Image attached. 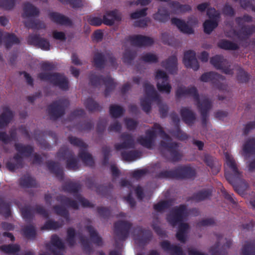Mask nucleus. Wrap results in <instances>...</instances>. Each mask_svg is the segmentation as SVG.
I'll return each mask as SVG.
<instances>
[{"mask_svg": "<svg viewBox=\"0 0 255 255\" xmlns=\"http://www.w3.org/2000/svg\"><path fill=\"white\" fill-rule=\"evenodd\" d=\"M175 96L177 99H180L188 96L193 98L201 114L202 125L203 127H206L207 125L209 112L212 106L210 100L208 98H204L200 101L197 89L194 86L188 88L180 86L176 90Z\"/></svg>", "mask_w": 255, "mask_h": 255, "instance_id": "obj_1", "label": "nucleus"}, {"mask_svg": "<svg viewBox=\"0 0 255 255\" xmlns=\"http://www.w3.org/2000/svg\"><path fill=\"white\" fill-rule=\"evenodd\" d=\"M159 149L162 156L170 162H178L183 157V154L179 149V143L177 142L161 140L159 143Z\"/></svg>", "mask_w": 255, "mask_h": 255, "instance_id": "obj_2", "label": "nucleus"}, {"mask_svg": "<svg viewBox=\"0 0 255 255\" xmlns=\"http://www.w3.org/2000/svg\"><path fill=\"white\" fill-rule=\"evenodd\" d=\"M38 78L41 80L47 81L53 86L58 87L63 91L69 89L68 78L63 74L58 72H41L38 74Z\"/></svg>", "mask_w": 255, "mask_h": 255, "instance_id": "obj_3", "label": "nucleus"}, {"mask_svg": "<svg viewBox=\"0 0 255 255\" xmlns=\"http://www.w3.org/2000/svg\"><path fill=\"white\" fill-rule=\"evenodd\" d=\"M89 79L90 84L93 87H99L102 83L105 85L106 88L104 95L105 97L109 96L117 86V83L114 81V79L110 75H107L106 77L102 75L98 76L95 74V72L92 71L89 74Z\"/></svg>", "mask_w": 255, "mask_h": 255, "instance_id": "obj_4", "label": "nucleus"}, {"mask_svg": "<svg viewBox=\"0 0 255 255\" xmlns=\"http://www.w3.org/2000/svg\"><path fill=\"white\" fill-rule=\"evenodd\" d=\"M143 87L146 97L141 99L140 105L142 110L148 114L151 109V101H159L160 96L153 86L148 81L143 83Z\"/></svg>", "mask_w": 255, "mask_h": 255, "instance_id": "obj_5", "label": "nucleus"}, {"mask_svg": "<svg viewBox=\"0 0 255 255\" xmlns=\"http://www.w3.org/2000/svg\"><path fill=\"white\" fill-rule=\"evenodd\" d=\"M69 104V100L64 98L52 102L47 107V113L50 119L55 121L63 116Z\"/></svg>", "mask_w": 255, "mask_h": 255, "instance_id": "obj_6", "label": "nucleus"}, {"mask_svg": "<svg viewBox=\"0 0 255 255\" xmlns=\"http://www.w3.org/2000/svg\"><path fill=\"white\" fill-rule=\"evenodd\" d=\"M225 158L227 165L233 172V173H231L225 171V178L231 184L235 186L237 182L241 180L242 173L239 170L235 160L231 155L226 152L225 153Z\"/></svg>", "mask_w": 255, "mask_h": 255, "instance_id": "obj_7", "label": "nucleus"}, {"mask_svg": "<svg viewBox=\"0 0 255 255\" xmlns=\"http://www.w3.org/2000/svg\"><path fill=\"white\" fill-rule=\"evenodd\" d=\"M188 216L186 205L180 204L172 209L171 213L167 215L166 220L169 224L174 227L183 222Z\"/></svg>", "mask_w": 255, "mask_h": 255, "instance_id": "obj_8", "label": "nucleus"}, {"mask_svg": "<svg viewBox=\"0 0 255 255\" xmlns=\"http://www.w3.org/2000/svg\"><path fill=\"white\" fill-rule=\"evenodd\" d=\"M57 156L62 160H66V168L68 169L76 170L78 169V163L74 152L66 146L60 148L57 153Z\"/></svg>", "mask_w": 255, "mask_h": 255, "instance_id": "obj_9", "label": "nucleus"}, {"mask_svg": "<svg viewBox=\"0 0 255 255\" xmlns=\"http://www.w3.org/2000/svg\"><path fill=\"white\" fill-rule=\"evenodd\" d=\"M200 80L204 82H211V83L220 90L224 91L227 89V85L223 82L225 80L224 76L215 72H208L203 74Z\"/></svg>", "mask_w": 255, "mask_h": 255, "instance_id": "obj_10", "label": "nucleus"}, {"mask_svg": "<svg viewBox=\"0 0 255 255\" xmlns=\"http://www.w3.org/2000/svg\"><path fill=\"white\" fill-rule=\"evenodd\" d=\"M132 224L127 221L120 220L114 223L116 236L120 241L126 240L129 236Z\"/></svg>", "mask_w": 255, "mask_h": 255, "instance_id": "obj_11", "label": "nucleus"}, {"mask_svg": "<svg viewBox=\"0 0 255 255\" xmlns=\"http://www.w3.org/2000/svg\"><path fill=\"white\" fill-rule=\"evenodd\" d=\"M155 78L157 80V88L158 90L162 93L169 94L171 86L169 83V77L163 71L158 70L156 72Z\"/></svg>", "mask_w": 255, "mask_h": 255, "instance_id": "obj_12", "label": "nucleus"}, {"mask_svg": "<svg viewBox=\"0 0 255 255\" xmlns=\"http://www.w3.org/2000/svg\"><path fill=\"white\" fill-rule=\"evenodd\" d=\"M86 184L88 188L90 189H95L96 192L100 195L108 198L111 195L113 185L109 183L108 185H98L94 180L92 179H88Z\"/></svg>", "mask_w": 255, "mask_h": 255, "instance_id": "obj_13", "label": "nucleus"}, {"mask_svg": "<svg viewBox=\"0 0 255 255\" xmlns=\"http://www.w3.org/2000/svg\"><path fill=\"white\" fill-rule=\"evenodd\" d=\"M176 179H192L196 176V169L190 165H181L176 167Z\"/></svg>", "mask_w": 255, "mask_h": 255, "instance_id": "obj_14", "label": "nucleus"}, {"mask_svg": "<svg viewBox=\"0 0 255 255\" xmlns=\"http://www.w3.org/2000/svg\"><path fill=\"white\" fill-rule=\"evenodd\" d=\"M134 230L137 233L135 241L139 245L145 246L151 240L152 234L150 230L144 229L142 227L138 226L136 227Z\"/></svg>", "mask_w": 255, "mask_h": 255, "instance_id": "obj_15", "label": "nucleus"}, {"mask_svg": "<svg viewBox=\"0 0 255 255\" xmlns=\"http://www.w3.org/2000/svg\"><path fill=\"white\" fill-rule=\"evenodd\" d=\"M27 43L30 45L35 46L44 50H49L50 44L49 41L45 38H42L39 34H30L27 39Z\"/></svg>", "mask_w": 255, "mask_h": 255, "instance_id": "obj_16", "label": "nucleus"}, {"mask_svg": "<svg viewBox=\"0 0 255 255\" xmlns=\"http://www.w3.org/2000/svg\"><path fill=\"white\" fill-rule=\"evenodd\" d=\"M226 60L221 55H216L210 59V63L216 69L221 70L226 74H233V70L230 68V66H226Z\"/></svg>", "mask_w": 255, "mask_h": 255, "instance_id": "obj_17", "label": "nucleus"}, {"mask_svg": "<svg viewBox=\"0 0 255 255\" xmlns=\"http://www.w3.org/2000/svg\"><path fill=\"white\" fill-rule=\"evenodd\" d=\"M128 39L132 45L139 47L151 46L154 42L152 38L139 34L130 36Z\"/></svg>", "mask_w": 255, "mask_h": 255, "instance_id": "obj_18", "label": "nucleus"}, {"mask_svg": "<svg viewBox=\"0 0 255 255\" xmlns=\"http://www.w3.org/2000/svg\"><path fill=\"white\" fill-rule=\"evenodd\" d=\"M120 138L123 140L121 143H116L115 148L117 150L122 149L133 148L135 146V142L133 136L127 132H123L120 136Z\"/></svg>", "mask_w": 255, "mask_h": 255, "instance_id": "obj_19", "label": "nucleus"}, {"mask_svg": "<svg viewBox=\"0 0 255 255\" xmlns=\"http://www.w3.org/2000/svg\"><path fill=\"white\" fill-rule=\"evenodd\" d=\"M183 62L185 67L197 71L199 68V63L196 58L195 52L191 50L186 51L184 53Z\"/></svg>", "mask_w": 255, "mask_h": 255, "instance_id": "obj_20", "label": "nucleus"}, {"mask_svg": "<svg viewBox=\"0 0 255 255\" xmlns=\"http://www.w3.org/2000/svg\"><path fill=\"white\" fill-rule=\"evenodd\" d=\"M156 135V131L154 130L153 127L151 130L146 131V136H141L137 139L138 142L144 147L151 149L154 145V138Z\"/></svg>", "mask_w": 255, "mask_h": 255, "instance_id": "obj_21", "label": "nucleus"}, {"mask_svg": "<svg viewBox=\"0 0 255 255\" xmlns=\"http://www.w3.org/2000/svg\"><path fill=\"white\" fill-rule=\"evenodd\" d=\"M203 160L206 165L209 167L213 175L217 174L221 167V164L216 158L208 154L204 155Z\"/></svg>", "mask_w": 255, "mask_h": 255, "instance_id": "obj_22", "label": "nucleus"}, {"mask_svg": "<svg viewBox=\"0 0 255 255\" xmlns=\"http://www.w3.org/2000/svg\"><path fill=\"white\" fill-rule=\"evenodd\" d=\"M121 20V13L117 9L107 11L103 16V23L108 26H112L116 21H120Z\"/></svg>", "mask_w": 255, "mask_h": 255, "instance_id": "obj_23", "label": "nucleus"}, {"mask_svg": "<svg viewBox=\"0 0 255 255\" xmlns=\"http://www.w3.org/2000/svg\"><path fill=\"white\" fill-rule=\"evenodd\" d=\"M47 167L50 173L55 175L58 179L62 180L64 178V171L58 162L48 160L46 162Z\"/></svg>", "mask_w": 255, "mask_h": 255, "instance_id": "obj_24", "label": "nucleus"}, {"mask_svg": "<svg viewBox=\"0 0 255 255\" xmlns=\"http://www.w3.org/2000/svg\"><path fill=\"white\" fill-rule=\"evenodd\" d=\"M160 246L164 251L169 253L171 255H184L181 247L171 244L168 240L161 242Z\"/></svg>", "mask_w": 255, "mask_h": 255, "instance_id": "obj_25", "label": "nucleus"}, {"mask_svg": "<svg viewBox=\"0 0 255 255\" xmlns=\"http://www.w3.org/2000/svg\"><path fill=\"white\" fill-rule=\"evenodd\" d=\"M2 112L0 115V128L6 127L12 121L14 114L7 106L2 108Z\"/></svg>", "mask_w": 255, "mask_h": 255, "instance_id": "obj_26", "label": "nucleus"}, {"mask_svg": "<svg viewBox=\"0 0 255 255\" xmlns=\"http://www.w3.org/2000/svg\"><path fill=\"white\" fill-rule=\"evenodd\" d=\"M182 120L186 124L192 125L196 120L195 114L188 107H182L180 111Z\"/></svg>", "mask_w": 255, "mask_h": 255, "instance_id": "obj_27", "label": "nucleus"}, {"mask_svg": "<svg viewBox=\"0 0 255 255\" xmlns=\"http://www.w3.org/2000/svg\"><path fill=\"white\" fill-rule=\"evenodd\" d=\"M12 159L14 162L8 161L5 164V166L9 171L13 172L16 169L23 168L24 162L22 156L16 153L13 155Z\"/></svg>", "mask_w": 255, "mask_h": 255, "instance_id": "obj_28", "label": "nucleus"}, {"mask_svg": "<svg viewBox=\"0 0 255 255\" xmlns=\"http://www.w3.org/2000/svg\"><path fill=\"white\" fill-rule=\"evenodd\" d=\"M49 18L54 23L61 25H71L72 21L66 16L58 12H52L49 14Z\"/></svg>", "mask_w": 255, "mask_h": 255, "instance_id": "obj_29", "label": "nucleus"}, {"mask_svg": "<svg viewBox=\"0 0 255 255\" xmlns=\"http://www.w3.org/2000/svg\"><path fill=\"white\" fill-rule=\"evenodd\" d=\"M255 32V26L254 25H243L240 30L236 33L238 38L241 40L247 39Z\"/></svg>", "mask_w": 255, "mask_h": 255, "instance_id": "obj_30", "label": "nucleus"}, {"mask_svg": "<svg viewBox=\"0 0 255 255\" xmlns=\"http://www.w3.org/2000/svg\"><path fill=\"white\" fill-rule=\"evenodd\" d=\"M172 24L177 26L181 32L186 34H192L194 33L193 29L189 26L183 20L176 17L171 19Z\"/></svg>", "mask_w": 255, "mask_h": 255, "instance_id": "obj_31", "label": "nucleus"}, {"mask_svg": "<svg viewBox=\"0 0 255 255\" xmlns=\"http://www.w3.org/2000/svg\"><path fill=\"white\" fill-rule=\"evenodd\" d=\"M161 65L168 72L171 74H174L177 71V58L176 56H170L167 59L163 61Z\"/></svg>", "mask_w": 255, "mask_h": 255, "instance_id": "obj_32", "label": "nucleus"}, {"mask_svg": "<svg viewBox=\"0 0 255 255\" xmlns=\"http://www.w3.org/2000/svg\"><path fill=\"white\" fill-rule=\"evenodd\" d=\"M93 62L96 69L102 70L104 69L107 63V56L103 52H97L93 56Z\"/></svg>", "mask_w": 255, "mask_h": 255, "instance_id": "obj_33", "label": "nucleus"}, {"mask_svg": "<svg viewBox=\"0 0 255 255\" xmlns=\"http://www.w3.org/2000/svg\"><path fill=\"white\" fill-rule=\"evenodd\" d=\"M14 148L17 153L25 157L30 156L34 151L33 147L29 144L25 145L20 143H16L14 144Z\"/></svg>", "mask_w": 255, "mask_h": 255, "instance_id": "obj_34", "label": "nucleus"}, {"mask_svg": "<svg viewBox=\"0 0 255 255\" xmlns=\"http://www.w3.org/2000/svg\"><path fill=\"white\" fill-rule=\"evenodd\" d=\"M56 200L67 207L72 208L75 210L79 209V205L76 201L72 200L65 195H59L56 197Z\"/></svg>", "mask_w": 255, "mask_h": 255, "instance_id": "obj_35", "label": "nucleus"}, {"mask_svg": "<svg viewBox=\"0 0 255 255\" xmlns=\"http://www.w3.org/2000/svg\"><path fill=\"white\" fill-rule=\"evenodd\" d=\"M19 184L23 188H29L37 187L35 179L28 174L24 175L20 178Z\"/></svg>", "mask_w": 255, "mask_h": 255, "instance_id": "obj_36", "label": "nucleus"}, {"mask_svg": "<svg viewBox=\"0 0 255 255\" xmlns=\"http://www.w3.org/2000/svg\"><path fill=\"white\" fill-rule=\"evenodd\" d=\"M63 190L69 193L74 194L75 197L79 194V191L81 188V184L78 182H68L63 185Z\"/></svg>", "mask_w": 255, "mask_h": 255, "instance_id": "obj_37", "label": "nucleus"}, {"mask_svg": "<svg viewBox=\"0 0 255 255\" xmlns=\"http://www.w3.org/2000/svg\"><path fill=\"white\" fill-rule=\"evenodd\" d=\"M86 228L89 233L92 242L97 246H102L103 245L102 239L94 227L89 225L87 226Z\"/></svg>", "mask_w": 255, "mask_h": 255, "instance_id": "obj_38", "label": "nucleus"}, {"mask_svg": "<svg viewBox=\"0 0 255 255\" xmlns=\"http://www.w3.org/2000/svg\"><path fill=\"white\" fill-rule=\"evenodd\" d=\"M23 16L30 17L38 16L39 9L29 2H26L23 5Z\"/></svg>", "mask_w": 255, "mask_h": 255, "instance_id": "obj_39", "label": "nucleus"}, {"mask_svg": "<svg viewBox=\"0 0 255 255\" xmlns=\"http://www.w3.org/2000/svg\"><path fill=\"white\" fill-rule=\"evenodd\" d=\"M3 40L5 48L9 49L14 44H18L20 40L14 33H5L3 35Z\"/></svg>", "mask_w": 255, "mask_h": 255, "instance_id": "obj_40", "label": "nucleus"}, {"mask_svg": "<svg viewBox=\"0 0 255 255\" xmlns=\"http://www.w3.org/2000/svg\"><path fill=\"white\" fill-rule=\"evenodd\" d=\"M86 149H80L78 156L81 159L83 163L89 166H93L95 164L94 160L91 154L87 152Z\"/></svg>", "mask_w": 255, "mask_h": 255, "instance_id": "obj_41", "label": "nucleus"}, {"mask_svg": "<svg viewBox=\"0 0 255 255\" xmlns=\"http://www.w3.org/2000/svg\"><path fill=\"white\" fill-rule=\"evenodd\" d=\"M153 18L161 22H165L169 18V13L165 7H160L157 12L153 15Z\"/></svg>", "mask_w": 255, "mask_h": 255, "instance_id": "obj_42", "label": "nucleus"}, {"mask_svg": "<svg viewBox=\"0 0 255 255\" xmlns=\"http://www.w3.org/2000/svg\"><path fill=\"white\" fill-rule=\"evenodd\" d=\"M174 201L170 199L167 200H162L153 205V209L157 212H161L165 209H168L173 204Z\"/></svg>", "mask_w": 255, "mask_h": 255, "instance_id": "obj_43", "label": "nucleus"}, {"mask_svg": "<svg viewBox=\"0 0 255 255\" xmlns=\"http://www.w3.org/2000/svg\"><path fill=\"white\" fill-rule=\"evenodd\" d=\"M212 191L210 189H203L193 195L191 199L197 202L204 200L209 198L212 195Z\"/></svg>", "mask_w": 255, "mask_h": 255, "instance_id": "obj_44", "label": "nucleus"}, {"mask_svg": "<svg viewBox=\"0 0 255 255\" xmlns=\"http://www.w3.org/2000/svg\"><path fill=\"white\" fill-rule=\"evenodd\" d=\"M218 46L224 50H236L239 48L237 44L226 39L221 40L218 43Z\"/></svg>", "mask_w": 255, "mask_h": 255, "instance_id": "obj_45", "label": "nucleus"}, {"mask_svg": "<svg viewBox=\"0 0 255 255\" xmlns=\"http://www.w3.org/2000/svg\"><path fill=\"white\" fill-rule=\"evenodd\" d=\"M141 152L137 150L124 151L121 152L122 158L124 160L127 161H133L139 157Z\"/></svg>", "mask_w": 255, "mask_h": 255, "instance_id": "obj_46", "label": "nucleus"}, {"mask_svg": "<svg viewBox=\"0 0 255 255\" xmlns=\"http://www.w3.org/2000/svg\"><path fill=\"white\" fill-rule=\"evenodd\" d=\"M84 104L89 112L101 111L102 109V107L91 98L87 99Z\"/></svg>", "mask_w": 255, "mask_h": 255, "instance_id": "obj_47", "label": "nucleus"}, {"mask_svg": "<svg viewBox=\"0 0 255 255\" xmlns=\"http://www.w3.org/2000/svg\"><path fill=\"white\" fill-rule=\"evenodd\" d=\"M243 150L246 154H255V138H251L246 140L243 145Z\"/></svg>", "mask_w": 255, "mask_h": 255, "instance_id": "obj_48", "label": "nucleus"}, {"mask_svg": "<svg viewBox=\"0 0 255 255\" xmlns=\"http://www.w3.org/2000/svg\"><path fill=\"white\" fill-rule=\"evenodd\" d=\"M22 232L23 235L28 239L34 240L36 238V229L32 225L24 226L22 229Z\"/></svg>", "mask_w": 255, "mask_h": 255, "instance_id": "obj_49", "label": "nucleus"}, {"mask_svg": "<svg viewBox=\"0 0 255 255\" xmlns=\"http://www.w3.org/2000/svg\"><path fill=\"white\" fill-rule=\"evenodd\" d=\"M53 209L56 214L63 217L67 221H69V212L65 207L61 205H55L53 206Z\"/></svg>", "mask_w": 255, "mask_h": 255, "instance_id": "obj_50", "label": "nucleus"}, {"mask_svg": "<svg viewBox=\"0 0 255 255\" xmlns=\"http://www.w3.org/2000/svg\"><path fill=\"white\" fill-rule=\"evenodd\" d=\"M23 218L26 221H30L34 217V208L30 206H25L20 209Z\"/></svg>", "mask_w": 255, "mask_h": 255, "instance_id": "obj_51", "label": "nucleus"}, {"mask_svg": "<svg viewBox=\"0 0 255 255\" xmlns=\"http://www.w3.org/2000/svg\"><path fill=\"white\" fill-rule=\"evenodd\" d=\"M218 25L217 19H208L203 23L204 31L207 34H210Z\"/></svg>", "mask_w": 255, "mask_h": 255, "instance_id": "obj_52", "label": "nucleus"}, {"mask_svg": "<svg viewBox=\"0 0 255 255\" xmlns=\"http://www.w3.org/2000/svg\"><path fill=\"white\" fill-rule=\"evenodd\" d=\"M169 133L174 137L180 140H185L188 138V135L181 130L179 125L175 126V128L172 129Z\"/></svg>", "mask_w": 255, "mask_h": 255, "instance_id": "obj_53", "label": "nucleus"}, {"mask_svg": "<svg viewBox=\"0 0 255 255\" xmlns=\"http://www.w3.org/2000/svg\"><path fill=\"white\" fill-rule=\"evenodd\" d=\"M76 232L75 230L69 227L67 230V237L66 241L69 247H73L76 244Z\"/></svg>", "mask_w": 255, "mask_h": 255, "instance_id": "obj_54", "label": "nucleus"}, {"mask_svg": "<svg viewBox=\"0 0 255 255\" xmlns=\"http://www.w3.org/2000/svg\"><path fill=\"white\" fill-rule=\"evenodd\" d=\"M125 113L124 109L120 106L111 105L110 107V114L113 118L121 117Z\"/></svg>", "mask_w": 255, "mask_h": 255, "instance_id": "obj_55", "label": "nucleus"}, {"mask_svg": "<svg viewBox=\"0 0 255 255\" xmlns=\"http://www.w3.org/2000/svg\"><path fill=\"white\" fill-rule=\"evenodd\" d=\"M159 179H176V168L170 170H163L159 172L156 176Z\"/></svg>", "mask_w": 255, "mask_h": 255, "instance_id": "obj_56", "label": "nucleus"}, {"mask_svg": "<svg viewBox=\"0 0 255 255\" xmlns=\"http://www.w3.org/2000/svg\"><path fill=\"white\" fill-rule=\"evenodd\" d=\"M0 214L3 215L5 218L11 215L10 204L0 198Z\"/></svg>", "mask_w": 255, "mask_h": 255, "instance_id": "obj_57", "label": "nucleus"}, {"mask_svg": "<svg viewBox=\"0 0 255 255\" xmlns=\"http://www.w3.org/2000/svg\"><path fill=\"white\" fill-rule=\"evenodd\" d=\"M136 56V52L130 49H126L123 57V62L128 65L130 64Z\"/></svg>", "mask_w": 255, "mask_h": 255, "instance_id": "obj_58", "label": "nucleus"}, {"mask_svg": "<svg viewBox=\"0 0 255 255\" xmlns=\"http://www.w3.org/2000/svg\"><path fill=\"white\" fill-rule=\"evenodd\" d=\"M25 25L28 28L33 29H40L45 28V25L44 22L37 20H27L25 22Z\"/></svg>", "mask_w": 255, "mask_h": 255, "instance_id": "obj_59", "label": "nucleus"}, {"mask_svg": "<svg viewBox=\"0 0 255 255\" xmlns=\"http://www.w3.org/2000/svg\"><path fill=\"white\" fill-rule=\"evenodd\" d=\"M243 255H255V241L247 243L243 248Z\"/></svg>", "mask_w": 255, "mask_h": 255, "instance_id": "obj_60", "label": "nucleus"}, {"mask_svg": "<svg viewBox=\"0 0 255 255\" xmlns=\"http://www.w3.org/2000/svg\"><path fill=\"white\" fill-rule=\"evenodd\" d=\"M0 249L4 253L7 254H13L19 252L20 247L16 244H9L7 245H2Z\"/></svg>", "mask_w": 255, "mask_h": 255, "instance_id": "obj_61", "label": "nucleus"}, {"mask_svg": "<svg viewBox=\"0 0 255 255\" xmlns=\"http://www.w3.org/2000/svg\"><path fill=\"white\" fill-rule=\"evenodd\" d=\"M140 59L147 63H156L158 61V58L156 54L151 53L144 54L140 58Z\"/></svg>", "mask_w": 255, "mask_h": 255, "instance_id": "obj_62", "label": "nucleus"}, {"mask_svg": "<svg viewBox=\"0 0 255 255\" xmlns=\"http://www.w3.org/2000/svg\"><path fill=\"white\" fill-rule=\"evenodd\" d=\"M68 140L70 143L74 146L84 149H86L87 147V145L82 139L75 136H70L68 137Z\"/></svg>", "mask_w": 255, "mask_h": 255, "instance_id": "obj_63", "label": "nucleus"}, {"mask_svg": "<svg viewBox=\"0 0 255 255\" xmlns=\"http://www.w3.org/2000/svg\"><path fill=\"white\" fill-rule=\"evenodd\" d=\"M250 79V76L247 72L242 68L238 70L237 80L240 83H247Z\"/></svg>", "mask_w": 255, "mask_h": 255, "instance_id": "obj_64", "label": "nucleus"}]
</instances>
